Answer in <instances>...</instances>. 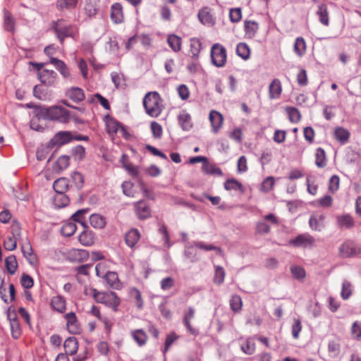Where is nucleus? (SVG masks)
I'll return each instance as SVG.
<instances>
[{"instance_id": "f257e3e1", "label": "nucleus", "mask_w": 361, "mask_h": 361, "mask_svg": "<svg viewBox=\"0 0 361 361\" xmlns=\"http://www.w3.org/2000/svg\"><path fill=\"white\" fill-rule=\"evenodd\" d=\"M37 114L44 120L56 121L61 123H68L70 119L69 111L60 106L39 107L37 109Z\"/></svg>"}, {"instance_id": "f03ea898", "label": "nucleus", "mask_w": 361, "mask_h": 361, "mask_svg": "<svg viewBox=\"0 0 361 361\" xmlns=\"http://www.w3.org/2000/svg\"><path fill=\"white\" fill-rule=\"evenodd\" d=\"M143 106L146 113L152 118L158 117L164 109L162 99L157 92L147 93L143 99Z\"/></svg>"}, {"instance_id": "7ed1b4c3", "label": "nucleus", "mask_w": 361, "mask_h": 361, "mask_svg": "<svg viewBox=\"0 0 361 361\" xmlns=\"http://www.w3.org/2000/svg\"><path fill=\"white\" fill-rule=\"evenodd\" d=\"M52 28L54 30L57 38L61 44L67 37H73L75 35L74 27L67 23L64 20L60 19L52 24Z\"/></svg>"}, {"instance_id": "20e7f679", "label": "nucleus", "mask_w": 361, "mask_h": 361, "mask_svg": "<svg viewBox=\"0 0 361 361\" xmlns=\"http://www.w3.org/2000/svg\"><path fill=\"white\" fill-rule=\"evenodd\" d=\"M104 268V264L103 263H99L96 265L95 270L97 276L104 278L110 288L116 290L121 289V283L118 279L117 273L114 271H107L106 273L103 274L101 271V269Z\"/></svg>"}, {"instance_id": "39448f33", "label": "nucleus", "mask_w": 361, "mask_h": 361, "mask_svg": "<svg viewBox=\"0 0 361 361\" xmlns=\"http://www.w3.org/2000/svg\"><path fill=\"white\" fill-rule=\"evenodd\" d=\"M211 59L213 65L218 68L224 67L226 63V49L220 44H214L211 48Z\"/></svg>"}, {"instance_id": "423d86ee", "label": "nucleus", "mask_w": 361, "mask_h": 361, "mask_svg": "<svg viewBox=\"0 0 361 361\" xmlns=\"http://www.w3.org/2000/svg\"><path fill=\"white\" fill-rule=\"evenodd\" d=\"M38 71V78L41 82L47 86L53 85L56 80L57 73L52 70L42 69V63L34 64Z\"/></svg>"}, {"instance_id": "0eeeda50", "label": "nucleus", "mask_w": 361, "mask_h": 361, "mask_svg": "<svg viewBox=\"0 0 361 361\" xmlns=\"http://www.w3.org/2000/svg\"><path fill=\"white\" fill-rule=\"evenodd\" d=\"M73 140V134L69 131H60L48 142V147H61L66 145Z\"/></svg>"}, {"instance_id": "6e6552de", "label": "nucleus", "mask_w": 361, "mask_h": 361, "mask_svg": "<svg viewBox=\"0 0 361 361\" xmlns=\"http://www.w3.org/2000/svg\"><path fill=\"white\" fill-rule=\"evenodd\" d=\"M66 329L71 334H79L82 331L81 324L75 312H71L64 315Z\"/></svg>"}, {"instance_id": "1a4fd4ad", "label": "nucleus", "mask_w": 361, "mask_h": 361, "mask_svg": "<svg viewBox=\"0 0 361 361\" xmlns=\"http://www.w3.org/2000/svg\"><path fill=\"white\" fill-rule=\"evenodd\" d=\"M339 251L343 257H351L361 255V247L353 241L343 243Z\"/></svg>"}, {"instance_id": "9d476101", "label": "nucleus", "mask_w": 361, "mask_h": 361, "mask_svg": "<svg viewBox=\"0 0 361 361\" xmlns=\"http://www.w3.org/2000/svg\"><path fill=\"white\" fill-rule=\"evenodd\" d=\"M195 310L192 307H188L184 312L183 322L186 327L187 331L191 335L196 336L199 331L191 325V320L195 317Z\"/></svg>"}, {"instance_id": "9b49d317", "label": "nucleus", "mask_w": 361, "mask_h": 361, "mask_svg": "<svg viewBox=\"0 0 361 361\" xmlns=\"http://www.w3.org/2000/svg\"><path fill=\"white\" fill-rule=\"evenodd\" d=\"M314 243V239L312 236L307 233L298 235L295 238L289 241V244L294 247H306L311 246Z\"/></svg>"}, {"instance_id": "f8f14e48", "label": "nucleus", "mask_w": 361, "mask_h": 361, "mask_svg": "<svg viewBox=\"0 0 361 361\" xmlns=\"http://www.w3.org/2000/svg\"><path fill=\"white\" fill-rule=\"evenodd\" d=\"M209 118L213 133H217L223 125L224 118L222 115L219 112L212 110L209 113Z\"/></svg>"}, {"instance_id": "ddd939ff", "label": "nucleus", "mask_w": 361, "mask_h": 361, "mask_svg": "<svg viewBox=\"0 0 361 361\" xmlns=\"http://www.w3.org/2000/svg\"><path fill=\"white\" fill-rule=\"evenodd\" d=\"M66 96L75 103H79L85 99L83 90L78 87H72L67 89Z\"/></svg>"}, {"instance_id": "4468645a", "label": "nucleus", "mask_w": 361, "mask_h": 361, "mask_svg": "<svg viewBox=\"0 0 361 361\" xmlns=\"http://www.w3.org/2000/svg\"><path fill=\"white\" fill-rule=\"evenodd\" d=\"M50 305L54 310L59 313H64L66 310V299L60 295L51 298Z\"/></svg>"}, {"instance_id": "2eb2a0df", "label": "nucleus", "mask_w": 361, "mask_h": 361, "mask_svg": "<svg viewBox=\"0 0 361 361\" xmlns=\"http://www.w3.org/2000/svg\"><path fill=\"white\" fill-rule=\"evenodd\" d=\"M121 304V299L115 292H107L104 305L111 308L114 312H117Z\"/></svg>"}, {"instance_id": "dca6fc26", "label": "nucleus", "mask_w": 361, "mask_h": 361, "mask_svg": "<svg viewBox=\"0 0 361 361\" xmlns=\"http://www.w3.org/2000/svg\"><path fill=\"white\" fill-rule=\"evenodd\" d=\"M78 240L83 246H92L94 243V233L86 227L78 235Z\"/></svg>"}, {"instance_id": "f3484780", "label": "nucleus", "mask_w": 361, "mask_h": 361, "mask_svg": "<svg viewBox=\"0 0 361 361\" xmlns=\"http://www.w3.org/2000/svg\"><path fill=\"white\" fill-rule=\"evenodd\" d=\"M178 121L183 130H190L192 127L191 116L186 110H182L178 116Z\"/></svg>"}, {"instance_id": "a211bd4d", "label": "nucleus", "mask_w": 361, "mask_h": 361, "mask_svg": "<svg viewBox=\"0 0 361 361\" xmlns=\"http://www.w3.org/2000/svg\"><path fill=\"white\" fill-rule=\"evenodd\" d=\"M111 19L116 24H118L123 22V7L121 4L115 3L112 4L111 7Z\"/></svg>"}, {"instance_id": "6ab92c4d", "label": "nucleus", "mask_w": 361, "mask_h": 361, "mask_svg": "<svg viewBox=\"0 0 361 361\" xmlns=\"http://www.w3.org/2000/svg\"><path fill=\"white\" fill-rule=\"evenodd\" d=\"M135 209L140 219H145L150 216V209L145 201L136 202L135 204Z\"/></svg>"}, {"instance_id": "aec40b11", "label": "nucleus", "mask_w": 361, "mask_h": 361, "mask_svg": "<svg viewBox=\"0 0 361 361\" xmlns=\"http://www.w3.org/2000/svg\"><path fill=\"white\" fill-rule=\"evenodd\" d=\"M242 340L240 343L241 350L246 355H253L256 350V345L255 342V337H247L245 339Z\"/></svg>"}, {"instance_id": "412c9836", "label": "nucleus", "mask_w": 361, "mask_h": 361, "mask_svg": "<svg viewBox=\"0 0 361 361\" xmlns=\"http://www.w3.org/2000/svg\"><path fill=\"white\" fill-rule=\"evenodd\" d=\"M282 92L281 83L279 79H274L269 86V96L271 99L280 97Z\"/></svg>"}, {"instance_id": "4be33fe9", "label": "nucleus", "mask_w": 361, "mask_h": 361, "mask_svg": "<svg viewBox=\"0 0 361 361\" xmlns=\"http://www.w3.org/2000/svg\"><path fill=\"white\" fill-rule=\"evenodd\" d=\"M140 238V233L137 229L132 228L125 235V242L126 245L133 248Z\"/></svg>"}, {"instance_id": "5701e85b", "label": "nucleus", "mask_w": 361, "mask_h": 361, "mask_svg": "<svg viewBox=\"0 0 361 361\" xmlns=\"http://www.w3.org/2000/svg\"><path fill=\"white\" fill-rule=\"evenodd\" d=\"M66 355H73L78 350V342L75 337H68L63 343Z\"/></svg>"}, {"instance_id": "b1692460", "label": "nucleus", "mask_w": 361, "mask_h": 361, "mask_svg": "<svg viewBox=\"0 0 361 361\" xmlns=\"http://www.w3.org/2000/svg\"><path fill=\"white\" fill-rule=\"evenodd\" d=\"M90 225L95 229H102L106 225V219L99 214H93L89 218Z\"/></svg>"}, {"instance_id": "393cba45", "label": "nucleus", "mask_w": 361, "mask_h": 361, "mask_svg": "<svg viewBox=\"0 0 361 361\" xmlns=\"http://www.w3.org/2000/svg\"><path fill=\"white\" fill-rule=\"evenodd\" d=\"M49 61L50 63L55 66V68L59 71V73L64 78H68L70 77L71 74L69 68L63 61L54 57H51Z\"/></svg>"}, {"instance_id": "a878e982", "label": "nucleus", "mask_w": 361, "mask_h": 361, "mask_svg": "<svg viewBox=\"0 0 361 361\" xmlns=\"http://www.w3.org/2000/svg\"><path fill=\"white\" fill-rule=\"evenodd\" d=\"M202 171L208 175H214L221 176L223 173L221 169L218 167L215 164L211 163L208 161V159L205 161V163L202 164Z\"/></svg>"}, {"instance_id": "bb28decb", "label": "nucleus", "mask_w": 361, "mask_h": 361, "mask_svg": "<svg viewBox=\"0 0 361 361\" xmlns=\"http://www.w3.org/2000/svg\"><path fill=\"white\" fill-rule=\"evenodd\" d=\"M317 16L319 18V22L325 25L329 26V12L327 6L324 4H321L318 5V9L317 11Z\"/></svg>"}, {"instance_id": "cd10ccee", "label": "nucleus", "mask_w": 361, "mask_h": 361, "mask_svg": "<svg viewBox=\"0 0 361 361\" xmlns=\"http://www.w3.org/2000/svg\"><path fill=\"white\" fill-rule=\"evenodd\" d=\"M324 216L322 214L312 215L309 220V224L312 230L321 231L324 227Z\"/></svg>"}, {"instance_id": "c85d7f7f", "label": "nucleus", "mask_w": 361, "mask_h": 361, "mask_svg": "<svg viewBox=\"0 0 361 361\" xmlns=\"http://www.w3.org/2000/svg\"><path fill=\"white\" fill-rule=\"evenodd\" d=\"M79 0H57L56 2V7L59 11H70L74 9Z\"/></svg>"}, {"instance_id": "c756f323", "label": "nucleus", "mask_w": 361, "mask_h": 361, "mask_svg": "<svg viewBox=\"0 0 361 361\" xmlns=\"http://www.w3.org/2000/svg\"><path fill=\"white\" fill-rule=\"evenodd\" d=\"M245 36L248 38L255 37L259 29V25L254 20H245L244 22Z\"/></svg>"}, {"instance_id": "7c9ffc66", "label": "nucleus", "mask_w": 361, "mask_h": 361, "mask_svg": "<svg viewBox=\"0 0 361 361\" xmlns=\"http://www.w3.org/2000/svg\"><path fill=\"white\" fill-rule=\"evenodd\" d=\"M23 256L31 265H35L37 262L36 255L32 252V246L28 243L22 247Z\"/></svg>"}, {"instance_id": "2f4dec72", "label": "nucleus", "mask_w": 361, "mask_h": 361, "mask_svg": "<svg viewBox=\"0 0 361 361\" xmlns=\"http://www.w3.org/2000/svg\"><path fill=\"white\" fill-rule=\"evenodd\" d=\"M131 336L133 340L140 346L144 345L146 343L148 338L146 333L142 329H136L132 331Z\"/></svg>"}, {"instance_id": "473e14b6", "label": "nucleus", "mask_w": 361, "mask_h": 361, "mask_svg": "<svg viewBox=\"0 0 361 361\" xmlns=\"http://www.w3.org/2000/svg\"><path fill=\"white\" fill-rule=\"evenodd\" d=\"M56 193H65L68 188V180L66 178H60L56 180L53 184Z\"/></svg>"}, {"instance_id": "72a5a7b5", "label": "nucleus", "mask_w": 361, "mask_h": 361, "mask_svg": "<svg viewBox=\"0 0 361 361\" xmlns=\"http://www.w3.org/2000/svg\"><path fill=\"white\" fill-rule=\"evenodd\" d=\"M193 245L196 248L202 250L204 251L214 250L218 255L222 254V250L212 244H208L203 241H194Z\"/></svg>"}, {"instance_id": "f704fd0d", "label": "nucleus", "mask_w": 361, "mask_h": 361, "mask_svg": "<svg viewBox=\"0 0 361 361\" xmlns=\"http://www.w3.org/2000/svg\"><path fill=\"white\" fill-rule=\"evenodd\" d=\"M335 138L341 144H344L348 142L350 137V133L346 129L338 127L334 130Z\"/></svg>"}, {"instance_id": "c9c22d12", "label": "nucleus", "mask_w": 361, "mask_h": 361, "mask_svg": "<svg viewBox=\"0 0 361 361\" xmlns=\"http://www.w3.org/2000/svg\"><path fill=\"white\" fill-rule=\"evenodd\" d=\"M4 28L6 31L14 32L15 30V20L13 18L10 11L6 9L4 10Z\"/></svg>"}, {"instance_id": "e433bc0d", "label": "nucleus", "mask_w": 361, "mask_h": 361, "mask_svg": "<svg viewBox=\"0 0 361 361\" xmlns=\"http://www.w3.org/2000/svg\"><path fill=\"white\" fill-rule=\"evenodd\" d=\"M34 96L40 100H49L51 99V94L48 92L47 90H45L40 85H35L33 88Z\"/></svg>"}, {"instance_id": "4c0bfd02", "label": "nucleus", "mask_w": 361, "mask_h": 361, "mask_svg": "<svg viewBox=\"0 0 361 361\" xmlns=\"http://www.w3.org/2000/svg\"><path fill=\"white\" fill-rule=\"evenodd\" d=\"M236 54L244 60H247L250 56L249 46L245 42H240L236 47Z\"/></svg>"}, {"instance_id": "58836bf2", "label": "nucleus", "mask_w": 361, "mask_h": 361, "mask_svg": "<svg viewBox=\"0 0 361 361\" xmlns=\"http://www.w3.org/2000/svg\"><path fill=\"white\" fill-rule=\"evenodd\" d=\"M337 223L339 227L350 228L354 225V220L349 214H343L337 217Z\"/></svg>"}, {"instance_id": "ea45409f", "label": "nucleus", "mask_w": 361, "mask_h": 361, "mask_svg": "<svg viewBox=\"0 0 361 361\" xmlns=\"http://www.w3.org/2000/svg\"><path fill=\"white\" fill-rule=\"evenodd\" d=\"M77 226L75 222L71 220L66 222L61 227V232L63 235L70 237L75 233Z\"/></svg>"}, {"instance_id": "a19ab883", "label": "nucleus", "mask_w": 361, "mask_h": 361, "mask_svg": "<svg viewBox=\"0 0 361 361\" xmlns=\"http://www.w3.org/2000/svg\"><path fill=\"white\" fill-rule=\"evenodd\" d=\"M315 164L318 168H324L326 165V158L325 151L319 147L316 150Z\"/></svg>"}, {"instance_id": "79ce46f5", "label": "nucleus", "mask_w": 361, "mask_h": 361, "mask_svg": "<svg viewBox=\"0 0 361 361\" xmlns=\"http://www.w3.org/2000/svg\"><path fill=\"white\" fill-rule=\"evenodd\" d=\"M69 203V198L65 193H56L54 197V204L57 208H62Z\"/></svg>"}, {"instance_id": "37998d69", "label": "nucleus", "mask_w": 361, "mask_h": 361, "mask_svg": "<svg viewBox=\"0 0 361 361\" xmlns=\"http://www.w3.org/2000/svg\"><path fill=\"white\" fill-rule=\"evenodd\" d=\"M181 38L176 35H171L168 37L167 42L169 47L175 52H178L181 49Z\"/></svg>"}, {"instance_id": "c03bdc74", "label": "nucleus", "mask_w": 361, "mask_h": 361, "mask_svg": "<svg viewBox=\"0 0 361 361\" xmlns=\"http://www.w3.org/2000/svg\"><path fill=\"white\" fill-rule=\"evenodd\" d=\"M306 51V44L305 39L301 37H297L294 44V52L300 57L302 56Z\"/></svg>"}, {"instance_id": "a18cd8bd", "label": "nucleus", "mask_w": 361, "mask_h": 361, "mask_svg": "<svg viewBox=\"0 0 361 361\" xmlns=\"http://www.w3.org/2000/svg\"><path fill=\"white\" fill-rule=\"evenodd\" d=\"M85 14L89 17L94 16L97 13L96 0H85L84 6Z\"/></svg>"}, {"instance_id": "49530a36", "label": "nucleus", "mask_w": 361, "mask_h": 361, "mask_svg": "<svg viewBox=\"0 0 361 361\" xmlns=\"http://www.w3.org/2000/svg\"><path fill=\"white\" fill-rule=\"evenodd\" d=\"M286 111L291 123H296L300 121L301 114L298 109L293 106H287Z\"/></svg>"}, {"instance_id": "de8ad7c7", "label": "nucleus", "mask_w": 361, "mask_h": 361, "mask_svg": "<svg viewBox=\"0 0 361 361\" xmlns=\"http://www.w3.org/2000/svg\"><path fill=\"white\" fill-rule=\"evenodd\" d=\"M5 267L8 273L13 274L17 268L18 262L15 255H10L5 259Z\"/></svg>"}, {"instance_id": "09e8293b", "label": "nucleus", "mask_w": 361, "mask_h": 361, "mask_svg": "<svg viewBox=\"0 0 361 361\" xmlns=\"http://www.w3.org/2000/svg\"><path fill=\"white\" fill-rule=\"evenodd\" d=\"M195 247L192 244H187L185 246L184 255L186 258L190 259L191 262H195L198 260L197 253L194 249Z\"/></svg>"}, {"instance_id": "8fccbe9b", "label": "nucleus", "mask_w": 361, "mask_h": 361, "mask_svg": "<svg viewBox=\"0 0 361 361\" xmlns=\"http://www.w3.org/2000/svg\"><path fill=\"white\" fill-rule=\"evenodd\" d=\"M88 209H80L74 213L71 216V221L80 224L84 228H86L85 221V215L87 213Z\"/></svg>"}, {"instance_id": "3c124183", "label": "nucleus", "mask_w": 361, "mask_h": 361, "mask_svg": "<svg viewBox=\"0 0 361 361\" xmlns=\"http://www.w3.org/2000/svg\"><path fill=\"white\" fill-rule=\"evenodd\" d=\"M353 291V286L350 281L345 279L342 283V289L341 292V296L343 300H348Z\"/></svg>"}, {"instance_id": "603ef678", "label": "nucleus", "mask_w": 361, "mask_h": 361, "mask_svg": "<svg viewBox=\"0 0 361 361\" xmlns=\"http://www.w3.org/2000/svg\"><path fill=\"white\" fill-rule=\"evenodd\" d=\"M129 293L130 297L135 299L136 307L140 310L142 309L143 300L140 291L136 288H133L130 290Z\"/></svg>"}, {"instance_id": "864d4df0", "label": "nucleus", "mask_w": 361, "mask_h": 361, "mask_svg": "<svg viewBox=\"0 0 361 361\" xmlns=\"http://www.w3.org/2000/svg\"><path fill=\"white\" fill-rule=\"evenodd\" d=\"M224 188L226 190H241L243 185L236 179L231 178L224 183Z\"/></svg>"}, {"instance_id": "5fc2aeb1", "label": "nucleus", "mask_w": 361, "mask_h": 361, "mask_svg": "<svg viewBox=\"0 0 361 361\" xmlns=\"http://www.w3.org/2000/svg\"><path fill=\"white\" fill-rule=\"evenodd\" d=\"M190 51L194 58H197L201 50L202 44L198 39L193 38L190 39Z\"/></svg>"}, {"instance_id": "6e6d98bb", "label": "nucleus", "mask_w": 361, "mask_h": 361, "mask_svg": "<svg viewBox=\"0 0 361 361\" xmlns=\"http://www.w3.org/2000/svg\"><path fill=\"white\" fill-rule=\"evenodd\" d=\"M90 294L92 295L97 302L104 304L107 292H101L95 288H90Z\"/></svg>"}, {"instance_id": "4d7b16f0", "label": "nucleus", "mask_w": 361, "mask_h": 361, "mask_svg": "<svg viewBox=\"0 0 361 361\" xmlns=\"http://www.w3.org/2000/svg\"><path fill=\"white\" fill-rule=\"evenodd\" d=\"M198 18L202 24L206 25H212L213 23L212 15L205 10H201L199 11Z\"/></svg>"}, {"instance_id": "13d9d810", "label": "nucleus", "mask_w": 361, "mask_h": 361, "mask_svg": "<svg viewBox=\"0 0 361 361\" xmlns=\"http://www.w3.org/2000/svg\"><path fill=\"white\" fill-rule=\"evenodd\" d=\"M70 164V158L68 156H61L55 164V168L59 171L65 170Z\"/></svg>"}, {"instance_id": "bf43d9fd", "label": "nucleus", "mask_w": 361, "mask_h": 361, "mask_svg": "<svg viewBox=\"0 0 361 361\" xmlns=\"http://www.w3.org/2000/svg\"><path fill=\"white\" fill-rule=\"evenodd\" d=\"M243 302L241 298L238 295H234L230 300L231 309L233 312H239L242 308Z\"/></svg>"}, {"instance_id": "052dcab7", "label": "nucleus", "mask_w": 361, "mask_h": 361, "mask_svg": "<svg viewBox=\"0 0 361 361\" xmlns=\"http://www.w3.org/2000/svg\"><path fill=\"white\" fill-rule=\"evenodd\" d=\"M225 274V271L223 267L220 266H216L214 282L218 285L221 284L224 281Z\"/></svg>"}, {"instance_id": "680f3d73", "label": "nucleus", "mask_w": 361, "mask_h": 361, "mask_svg": "<svg viewBox=\"0 0 361 361\" xmlns=\"http://www.w3.org/2000/svg\"><path fill=\"white\" fill-rule=\"evenodd\" d=\"M179 336L175 332L169 333L166 338L164 353H166L170 347L178 340Z\"/></svg>"}, {"instance_id": "e2e57ef3", "label": "nucleus", "mask_w": 361, "mask_h": 361, "mask_svg": "<svg viewBox=\"0 0 361 361\" xmlns=\"http://www.w3.org/2000/svg\"><path fill=\"white\" fill-rule=\"evenodd\" d=\"M350 333L352 337L357 340L361 339V322L359 321H355L353 323Z\"/></svg>"}, {"instance_id": "0e129e2a", "label": "nucleus", "mask_w": 361, "mask_h": 361, "mask_svg": "<svg viewBox=\"0 0 361 361\" xmlns=\"http://www.w3.org/2000/svg\"><path fill=\"white\" fill-rule=\"evenodd\" d=\"M4 248L8 251L14 250L17 247L16 240L14 234L11 236H7L4 242Z\"/></svg>"}, {"instance_id": "69168bd1", "label": "nucleus", "mask_w": 361, "mask_h": 361, "mask_svg": "<svg viewBox=\"0 0 361 361\" xmlns=\"http://www.w3.org/2000/svg\"><path fill=\"white\" fill-rule=\"evenodd\" d=\"M291 274L293 277L298 279H302L305 276V269L300 266H293L290 268Z\"/></svg>"}, {"instance_id": "338daca9", "label": "nucleus", "mask_w": 361, "mask_h": 361, "mask_svg": "<svg viewBox=\"0 0 361 361\" xmlns=\"http://www.w3.org/2000/svg\"><path fill=\"white\" fill-rule=\"evenodd\" d=\"M274 178L271 176L267 177L262 183L261 189L264 192H269L274 185Z\"/></svg>"}, {"instance_id": "774afa93", "label": "nucleus", "mask_w": 361, "mask_h": 361, "mask_svg": "<svg viewBox=\"0 0 361 361\" xmlns=\"http://www.w3.org/2000/svg\"><path fill=\"white\" fill-rule=\"evenodd\" d=\"M151 130L154 138H160L162 135V127L156 121H152L150 125Z\"/></svg>"}]
</instances>
